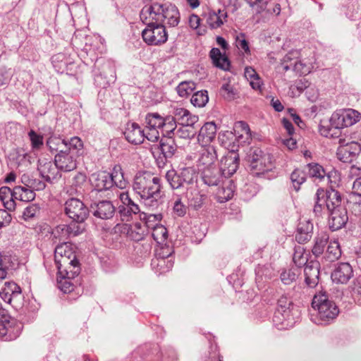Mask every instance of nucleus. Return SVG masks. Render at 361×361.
<instances>
[{
    "label": "nucleus",
    "mask_w": 361,
    "mask_h": 361,
    "mask_svg": "<svg viewBox=\"0 0 361 361\" xmlns=\"http://www.w3.org/2000/svg\"><path fill=\"white\" fill-rule=\"evenodd\" d=\"M22 329V324L13 318L2 316L0 319V338L4 341H9L17 338Z\"/></svg>",
    "instance_id": "nucleus-7"
},
{
    "label": "nucleus",
    "mask_w": 361,
    "mask_h": 361,
    "mask_svg": "<svg viewBox=\"0 0 361 361\" xmlns=\"http://www.w3.org/2000/svg\"><path fill=\"white\" fill-rule=\"evenodd\" d=\"M135 190L142 198H157L160 192L159 182H135Z\"/></svg>",
    "instance_id": "nucleus-13"
},
{
    "label": "nucleus",
    "mask_w": 361,
    "mask_h": 361,
    "mask_svg": "<svg viewBox=\"0 0 361 361\" xmlns=\"http://www.w3.org/2000/svg\"><path fill=\"white\" fill-rule=\"evenodd\" d=\"M352 267L348 263H341L331 274L334 281L340 283H346L353 276Z\"/></svg>",
    "instance_id": "nucleus-19"
},
{
    "label": "nucleus",
    "mask_w": 361,
    "mask_h": 361,
    "mask_svg": "<svg viewBox=\"0 0 361 361\" xmlns=\"http://www.w3.org/2000/svg\"><path fill=\"white\" fill-rule=\"evenodd\" d=\"M217 159L216 151L214 147L208 145L200 150V157L197 165L202 171L203 176L212 178L216 171L215 161Z\"/></svg>",
    "instance_id": "nucleus-5"
},
{
    "label": "nucleus",
    "mask_w": 361,
    "mask_h": 361,
    "mask_svg": "<svg viewBox=\"0 0 361 361\" xmlns=\"http://www.w3.org/2000/svg\"><path fill=\"white\" fill-rule=\"evenodd\" d=\"M141 20L147 25L142 32V39L146 44L151 46H160L167 41L168 33L163 24L149 19Z\"/></svg>",
    "instance_id": "nucleus-2"
},
{
    "label": "nucleus",
    "mask_w": 361,
    "mask_h": 361,
    "mask_svg": "<svg viewBox=\"0 0 361 361\" xmlns=\"http://www.w3.org/2000/svg\"><path fill=\"white\" fill-rule=\"evenodd\" d=\"M299 53L298 51H291L288 52L283 59L281 68L284 71L293 70L299 75H307L310 73L313 68L312 63H306L302 61H298Z\"/></svg>",
    "instance_id": "nucleus-6"
},
{
    "label": "nucleus",
    "mask_w": 361,
    "mask_h": 361,
    "mask_svg": "<svg viewBox=\"0 0 361 361\" xmlns=\"http://www.w3.org/2000/svg\"><path fill=\"white\" fill-rule=\"evenodd\" d=\"M152 229V237L157 243H162L167 238V229L164 226L156 224Z\"/></svg>",
    "instance_id": "nucleus-49"
},
{
    "label": "nucleus",
    "mask_w": 361,
    "mask_h": 361,
    "mask_svg": "<svg viewBox=\"0 0 361 361\" xmlns=\"http://www.w3.org/2000/svg\"><path fill=\"white\" fill-rule=\"evenodd\" d=\"M312 306L317 311L319 317L323 321L335 319L339 312L336 303L329 300L325 293L316 294L312 300Z\"/></svg>",
    "instance_id": "nucleus-4"
},
{
    "label": "nucleus",
    "mask_w": 361,
    "mask_h": 361,
    "mask_svg": "<svg viewBox=\"0 0 361 361\" xmlns=\"http://www.w3.org/2000/svg\"><path fill=\"white\" fill-rule=\"evenodd\" d=\"M39 212L37 206L32 204L25 208L23 213V218L25 220H28L34 216H35L36 214Z\"/></svg>",
    "instance_id": "nucleus-63"
},
{
    "label": "nucleus",
    "mask_w": 361,
    "mask_h": 361,
    "mask_svg": "<svg viewBox=\"0 0 361 361\" xmlns=\"http://www.w3.org/2000/svg\"><path fill=\"white\" fill-rule=\"evenodd\" d=\"M82 142L78 137L71 138L68 142L66 141L65 150L78 156L79 152L82 148Z\"/></svg>",
    "instance_id": "nucleus-46"
},
{
    "label": "nucleus",
    "mask_w": 361,
    "mask_h": 361,
    "mask_svg": "<svg viewBox=\"0 0 361 361\" xmlns=\"http://www.w3.org/2000/svg\"><path fill=\"white\" fill-rule=\"evenodd\" d=\"M352 296L355 299H360L361 296V276H358L355 278L350 287Z\"/></svg>",
    "instance_id": "nucleus-57"
},
{
    "label": "nucleus",
    "mask_w": 361,
    "mask_h": 361,
    "mask_svg": "<svg viewBox=\"0 0 361 361\" xmlns=\"http://www.w3.org/2000/svg\"><path fill=\"white\" fill-rule=\"evenodd\" d=\"M205 196L199 193L195 194V196L190 199V205L194 209H197L200 208L204 204Z\"/></svg>",
    "instance_id": "nucleus-60"
},
{
    "label": "nucleus",
    "mask_w": 361,
    "mask_h": 361,
    "mask_svg": "<svg viewBox=\"0 0 361 361\" xmlns=\"http://www.w3.org/2000/svg\"><path fill=\"white\" fill-rule=\"evenodd\" d=\"M94 209V215L101 219H109L112 217L114 213V207L109 201H102L95 205Z\"/></svg>",
    "instance_id": "nucleus-27"
},
{
    "label": "nucleus",
    "mask_w": 361,
    "mask_h": 361,
    "mask_svg": "<svg viewBox=\"0 0 361 361\" xmlns=\"http://www.w3.org/2000/svg\"><path fill=\"white\" fill-rule=\"evenodd\" d=\"M330 123L331 127L336 129L345 128L344 126L343 119H342V114L341 110L335 111L331 115L330 118Z\"/></svg>",
    "instance_id": "nucleus-54"
},
{
    "label": "nucleus",
    "mask_w": 361,
    "mask_h": 361,
    "mask_svg": "<svg viewBox=\"0 0 361 361\" xmlns=\"http://www.w3.org/2000/svg\"><path fill=\"white\" fill-rule=\"evenodd\" d=\"M206 23L211 29H216L224 25L228 17L225 10L209 11L203 15Z\"/></svg>",
    "instance_id": "nucleus-17"
},
{
    "label": "nucleus",
    "mask_w": 361,
    "mask_h": 361,
    "mask_svg": "<svg viewBox=\"0 0 361 361\" xmlns=\"http://www.w3.org/2000/svg\"><path fill=\"white\" fill-rule=\"evenodd\" d=\"M11 156L18 166H27L31 164V156L23 150H17Z\"/></svg>",
    "instance_id": "nucleus-42"
},
{
    "label": "nucleus",
    "mask_w": 361,
    "mask_h": 361,
    "mask_svg": "<svg viewBox=\"0 0 361 361\" xmlns=\"http://www.w3.org/2000/svg\"><path fill=\"white\" fill-rule=\"evenodd\" d=\"M219 93L221 97L227 101L234 100L238 97V94L237 89L230 82L223 84Z\"/></svg>",
    "instance_id": "nucleus-40"
},
{
    "label": "nucleus",
    "mask_w": 361,
    "mask_h": 361,
    "mask_svg": "<svg viewBox=\"0 0 361 361\" xmlns=\"http://www.w3.org/2000/svg\"><path fill=\"white\" fill-rule=\"evenodd\" d=\"M10 264V257L0 253V279H4L6 277L7 270Z\"/></svg>",
    "instance_id": "nucleus-53"
},
{
    "label": "nucleus",
    "mask_w": 361,
    "mask_h": 361,
    "mask_svg": "<svg viewBox=\"0 0 361 361\" xmlns=\"http://www.w3.org/2000/svg\"><path fill=\"white\" fill-rule=\"evenodd\" d=\"M15 199L23 202H30L35 199V193L27 185L25 186H16L14 188Z\"/></svg>",
    "instance_id": "nucleus-31"
},
{
    "label": "nucleus",
    "mask_w": 361,
    "mask_h": 361,
    "mask_svg": "<svg viewBox=\"0 0 361 361\" xmlns=\"http://www.w3.org/2000/svg\"><path fill=\"white\" fill-rule=\"evenodd\" d=\"M341 111L342 114V119H343L345 128L353 126L359 121L360 113L358 111L352 109H343Z\"/></svg>",
    "instance_id": "nucleus-38"
},
{
    "label": "nucleus",
    "mask_w": 361,
    "mask_h": 361,
    "mask_svg": "<svg viewBox=\"0 0 361 361\" xmlns=\"http://www.w3.org/2000/svg\"><path fill=\"white\" fill-rule=\"evenodd\" d=\"M250 166L253 177L268 180L274 178V175L270 174L272 168L270 155L264 154L261 149L254 150Z\"/></svg>",
    "instance_id": "nucleus-3"
},
{
    "label": "nucleus",
    "mask_w": 361,
    "mask_h": 361,
    "mask_svg": "<svg viewBox=\"0 0 361 361\" xmlns=\"http://www.w3.org/2000/svg\"><path fill=\"white\" fill-rule=\"evenodd\" d=\"M0 200L7 210L13 211L16 209L14 189L11 190L8 187H1L0 188Z\"/></svg>",
    "instance_id": "nucleus-28"
},
{
    "label": "nucleus",
    "mask_w": 361,
    "mask_h": 361,
    "mask_svg": "<svg viewBox=\"0 0 361 361\" xmlns=\"http://www.w3.org/2000/svg\"><path fill=\"white\" fill-rule=\"evenodd\" d=\"M209 56L215 66L223 70H227L228 68L230 62L228 58L224 55H222L221 51L218 48H212L210 51Z\"/></svg>",
    "instance_id": "nucleus-30"
},
{
    "label": "nucleus",
    "mask_w": 361,
    "mask_h": 361,
    "mask_svg": "<svg viewBox=\"0 0 361 361\" xmlns=\"http://www.w3.org/2000/svg\"><path fill=\"white\" fill-rule=\"evenodd\" d=\"M208 101L209 97L206 90L197 91L193 94L191 98V103L198 107L204 106Z\"/></svg>",
    "instance_id": "nucleus-47"
},
{
    "label": "nucleus",
    "mask_w": 361,
    "mask_h": 361,
    "mask_svg": "<svg viewBox=\"0 0 361 361\" xmlns=\"http://www.w3.org/2000/svg\"><path fill=\"white\" fill-rule=\"evenodd\" d=\"M341 146L337 151L338 158L343 162H351L361 151V146L355 142L345 144V140L340 139Z\"/></svg>",
    "instance_id": "nucleus-10"
},
{
    "label": "nucleus",
    "mask_w": 361,
    "mask_h": 361,
    "mask_svg": "<svg viewBox=\"0 0 361 361\" xmlns=\"http://www.w3.org/2000/svg\"><path fill=\"white\" fill-rule=\"evenodd\" d=\"M329 227L332 231L341 229L348 221L347 209L344 207H338L337 209L329 211Z\"/></svg>",
    "instance_id": "nucleus-15"
},
{
    "label": "nucleus",
    "mask_w": 361,
    "mask_h": 361,
    "mask_svg": "<svg viewBox=\"0 0 361 361\" xmlns=\"http://www.w3.org/2000/svg\"><path fill=\"white\" fill-rule=\"evenodd\" d=\"M239 156L234 152H228L227 154L221 159L220 171L221 176L225 178H229L235 173L238 167Z\"/></svg>",
    "instance_id": "nucleus-9"
},
{
    "label": "nucleus",
    "mask_w": 361,
    "mask_h": 361,
    "mask_svg": "<svg viewBox=\"0 0 361 361\" xmlns=\"http://www.w3.org/2000/svg\"><path fill=\"white\" fill-rule=\"evenodd\" d=\"M173 262L169 258H159L157 259V269L160 274H164L173 267Z\"/></svg>",
    "instance_id": "nucleus-50"
},
{
    "label": "nucleus",
    "mask_w": 361,
    "mask_h": 361,
    "mask_svg": "<svg viewBox=\"0 0 361 361\" xmlns=\"http://www.w3.org/2000/svg\"><path fill=\"white\" fill-rule=\"evenodd\" d=\"M59 288L65 293H71L75 288L81 289L80 282L78 277L71 278V276H60L58 277Z\"/></svg>",
    "instance_id": "nucleus-23"
},
{
    "label": "nucleus",
    "mask_w": 361,
    "mask_h": 361,
    "mask_svg": "<svg viewBox=\"0 0 361 361\" xmlns=\"http://www.w3.org/2000/svg\"><path fill=\"white\" fill-rule=\"evenodd\" d=\"M236 46L238 49H241L245 51V53L250 52L248 42L245 39L244 33H240L236 36L235 38Z\"/></svg>",
    "instance_id": "nucleus-59"
},
{
    "label": "nucleus",
    "mask_w": 361,
    "mask_h": 361,
    "mask_svg": "<svg viewBox=\"0 0 361 361\" xmlns=\"http://www.w3.org/2000/svg\"><path fill=\"white\" fill-rule=\"evenodd\" d=\"M78 259L75 247L68 243H63L55 248L54 260L56 266L62 264V262H75Z\"/></svg>",
    "instance_id": "nucleus-12"
},
{
    "label": "nucleus",
    "mask_w": 361,
    "mask_h": 361,
    "mask_svg": "<svg viewBox=\"0 0 361 361\" xmlns=\"http://www.w3.org/2000/svg\"><path fill=\"white\" fill-rule=\"evenodd\" d=\"M313 225L309 221H301L298 226L295 239L299 243L307 242L312 236Z\"/></svg>",
    "instance_id": "nucleus-25"
},
{
    "label": "nucleus",
    "mask_w": 361,
    "mask_h": 361,
    "mask_svg": "<svg viewBox=\"0 0 361 361\" xmlns=\"http://www.w3.org/2000/svg\"><path fill=\"white\" fill-rule=\"evenodd\" d=\"M174 118L180 125L182 124H195L198 120V116L192 115L190 111L184 108H175L173 111Z\"/></svg>",
    "instance_id": "nucleus-26"
},
{
    "label": "nucleus",
    "mask_w": 361,
    "mask_h": 361,
    "mask_svg": "<svg viewBox=\"0 0 361 361\" xmlns=\"http://www.w3.org/2000/svg\"><path fill=\"white\" fill-rule=\"evenodd\" d=\"M326 204L329 211H331L337 209L338 207H343L341 205V197L338 191L331 189L328 191L327 197L326 199Z\"/></svg>",
    "instance_id": "nucleus-36"
},
{
    "label": "nucleus",
    "mask_w": 361,
    "mask_h": 361,
    "mask_svg": "<svg viewBox=\"0 0 361 361\" xmlns=\"http://www.w3.org/2000/svg\"><path fill=\"white\" fill-rule=\"evenodd\" d=\"M348 209L350 212L353 214L355 216H361V204L359 202H351L349 201L348 203Z\"/></svg>",
    "instance_id": "nucleus-64"
},
{
    "label": "nucleus",
    "mask_w": 361,
    "mask_h": 361,
    "mask_svg": "<svg viewBox=\"0 0 361 361\" xmlns=\"http://www.w3.org/2000/svg\"><path fill=\"white\" fill-rule=\"evenodd\" d=\"M158 147L166 158L172 157L177 150V146L174 140L171 137L161 140Z\"/></svg>",
    "instance_id": "nucleus-32"
},
{
    "label": "nucleus",
    "mask_w": 361,
    "mask_h": 361,
    "mask_svg": "<svg viewBox=\"0 0 361 361\" xmlns=\"http://www.w3.org/2000/svg\"><path fill=\"white\" fill-rule=\"evenodd\" d=\"M140 19L155 20L157 23L166 24L170 27L178 25L180 21V13L177 7L172 4H160L153 3L145 6L140 11Z\"/></svg>",
    "instance_id": "nucleus-1"
},
{
    "label": "nucleus",
    "mask_w": 361,
    "mask_h": 361,
    "mask_svg": "<svg viewBox=\"0 0 361 361\" xmlns=\"http://www.w3.org/2000/svg\"><path fill=\"white\" fill-rule=\"evenodd\" d=\"M300 312L296 307H292L289 309L280 310L276 311L274 316V321L276 324L292 326L293 324L299 318Z\"/></svg>",
    "instance_id": "nucleus-11"
},
{
    "label": "nucleus",
    "mask_w": 361,
    "mask_h": 361,
    "mask_svg": "<svg viewBox=\"0 0 361 361\" xmlns=\"http://www.w3.org/2000/svg\"><path fill=\"white\" fill-rule=\"evenodd\" d=\"M75 154L63 149L55 155L54 161L57 168L65 171H70L76 168Z\"/></svg>",
    "instance_id": "nucleus-14"
},
{
    "label": "nucleus",
    "mask_w": 361,
    "mask_h": 361,
    "mask_svg": "<svg viewBox=\"0 0 361 361\" xmlns=\"http://www.w3.org/2000/svg\"><path fill=\"white\" fill-rule=\"evenodd\" d=\"M51 152H61L66 148V140L57 137H51L47 141Z\"/></svg>",
    "instance_id": "nucleus-44"
},
{
    "label": "nucleus",
    "mask_w": 361,
    "mask_h": 361,
    "mask_svg": "<svg viewBox=\"0 0 361 361\" xmlns=\"http://www.w3.org/2000/svg\"><path fill=\"white\" fill-rule=\"evenodd\" d=\"M58 269V274L60 276H71V278L78 277L81 268L80 264L78 259L75 262H62V264L56 266Z\"/></svg>",
    "instance_id": "nucleus-21"
},
{
    "label": "nucleus",
    "mask_w": 361,
    "mask_h": 361,
    "mask_svg": "<svg viewBox=\"0 0 361 361\" xmlns=\"http://www.w3.org/2000/svg\"><path fill=\"white\" fill-rule=\"evenodd\" d=\"M329 235L326 233H319L315 240L314 245L312 247V253L315 256L321 255L324 250L325 246L328 242Z\"/></svg>",
    "instance_id": "nucleus-39"
},
{
    "label": "nucleus",
    "mask_w": 361,
    "mask_h": 361,
    "mask_svg": "<svg viewBox=\"0 0 361 361\" xmlns=\"http://www.w3.org/2000/svg\"><path fill=\"white\" fill-rule=\"evenodd\" d=\"M178 177L180 180H206V179H209L203 176L197 165L180 169L178 171Z\"/></svg>",
    "instance_id": "nucleus-18"
},
{
    "label": "nucleus",
    "mask_w": 361,
    "mask_h": 361,
    "mask_svg": "<svg viewBox=\"0 0 361 361\" xmlns=\"http://www.w3.org/2000/svg\"><path fill=\"white\" fill-rule=\"evenodd\" d=\"M201 19L200 17L195 14H192L189 18V25L190 27L194 30H197V33L198 35H202L203 32L201 30H198L200 27Z\"/></svg>",
    "instance_id": "nucleus-62"
},
{
    "label": "nucleus",
    "mask_w": 361,
    "mask_h": 361,
    "mask_svg": "<svg viewBox=\"0 0 361 361\" xmlns=\"http://www.w3.org/2000/svg\"><path fill=\"white\" fill-rule=\"evenodd\" d=\"M300 274L301 270L300 268L291 267L282 270L280 274V279L283 284L290 285L296 281Z\"/></svg>",
    "instance_id": "nucleus-29"
},
{
    "label": "nucleus",
    "mask_w": 361,
    "mask_h": 361,
    "mask_svg": "<svg viewBox=\"0 0 361 361\" xmlns=\"http://www.w3.org/2000/svg\"><path fill=\"white\" fill-rule=\"evenodd\" d=\"M176 122L177 121L174 118L173 116H168L164 118V124H163L161 128H163L166 133L169 134L172 133L174 135V133L177 130Z\"/></svg>",
    "instance_id": "nucleus-51"
},
{
    "label": "nucleus",
    "mask_w": 361,
    "mask_h": 361,
    "mask_svg": "<svg viewBox=\"0 0 361 361\" xmlns=\"http://www.w3.org/2000/svg\"><path fill=\"white\" fill-rule=\"evenodd\" d=\"M256 13H260L267 7V0H245Z\"/></svg>",
    "instance_id": "nucleus-55"
},
{
    "label": "nucleus",
    "mask_w": 361,
    "mask_h": 361,
    "mask_svg": "<svg viewBox=\"0 0 361 361\" xmlns=\"http://www.w3.org/2000/svg\"><path fill=\"white\" fill-rule=\"evenodd\" d=\"M195 124H182L180 128H178L174 135L180 138L183 139H191L194 137V136L197 133V130L195 129Z\"/></svg>",
    "instance_id": "nucleus-37"
},
{
    "label": "nucleus",
    "mask_w": 361,
    "mask_h": 361,
    "mask_svg": "<svg viewBox=\"0 0 361 361\" xmlns=\"http://www.w3.org/2000/svg\"><path fill=\"white\" fill-rule=\"evenodd\" d=\"M142 219L145 221V224L148 228H152L156 226V224H159L161 219V216L160 214H143V217Z\"/></svg>",
    "instance_id": "nucleus-56"
},
{
    "label": "nucleus",
    "mask_w": 361,
    "mask_h": 361,
    "mask_svg": "<svg viewBox=\"0 0 361 361\" xmlns=\"http://www.w3.org/2000/svg\"><path fill=\"white\" fill-rule=\"evenodd\" d=\"M108 175L111 180H123L125 179L124 173L120 165H116Z\"/></svg>",
    "instance_id": "nucleus-58"
},
{
    "label": "nucleus",
    "mask_w": 361,
    "mask_h": 361,
    "mask_svg": "<svg viewBox=\"0 0 361 361\" xmlns=\"http://www.w3.org/2000/svg\"><path fill=\"white\" fill-rule=\"evenodd\" d=\"M292 307H295L292 301H290V299L286 296L282 295L278 300V307L276 311H279L280 310H282L284 309H289Z\"/></svg>",
    "instance_id": "nucleus-61"
},
{
    "label": "nucleus",
    "mask_w": 361,
    "mask_h": 361,
    "mask_svg": "<svg viewBox=\"0 0 361 361\" xmlns=\"http://www.w3.org/2000/svg\"><path fill=\"white\" fill-rule=\"evenodd\" d=\"M341 255V250L338 241H331L327 247L326 257L328 259V260L334 262L338 259Z\"/></svg>",
    "instance_id": "nucleus-41"
},
{
    "label": "nucleus",
    "mask_w": 361,
    "mask_h": 361,
    "mask_svg": "<svg viewBox=\"0 0 361 361\" xmlns=\"http://www.w3.org/2000/svg\"><path fill=\"white\" fill-rule=\"evenodd\" d=\"M78 233L79 226L76 224H61L56 226L52 231L53 238L59 241L66 240L71 235L75 236Z\"/></svg>",
    "instance_id": "nucleus-16"
},
{
    "label": "nucleus",
    "mask_w": 361,
    "mask_h": 361,
    "mask_svg": "<svg viewBox=\"0 0 361 361\" xmlns=\"http://www.w3.org/2000/svg\"><path fill=\"white\" fill-rule=\"evenodd\" d=\"M293 261L295 265V267L300 269L302 266L306 264L307 262V257L305 254L304 249L302 247H298L295 249Z\"/></svg>",
    "instance_id": "nucleus-48"
},
{
    "label": "nucleus",
    "mask_w": 361,
    "mask_h": 361,
    "mask_svg": "<svg viewBox=\"0 0 361 361\" xmlns=\"http://www.w3.org/2000/svg\"><path fill=\"white\" fill-rule=\"evenodd\" d=\"M66 214L76 222L83 221L87 216L88 209L78 199L71 198L65 204Z\"/></svg>",
    "instance_id": "nucleus-8"
},
{
    "label": "nucleus",
    "mask_w": 361,
    "mask_h": 361,
    "mask_svg": "<svg viewBox=\"0 0 361 361\" xmlns=\"http://www.w3.org/2000/svg\"><path fill=\"white\" fill-rule=\"evenodd\" d=\"M195 89V83L191 80L181 82L176 87L178 95L186 97Z\"/></svg>",
    "instance_id": "nucleus-45"
},
{
    "label": "nucleus",
    "mask_w": 361,
    "mask_h": 361,
    "mask_svg": "<svg viewBox=\"0 0 361 361\" xmlns=\"http://www.w3.org/2000/svg\"><path fill=\"white\" fill-rule=\"evenodd\" d=\"M304 273L305 282L309 286L314 287L317 284L319 280V270L317 267L307 264L304 269Z\"/></svg>",
    "instance_id": "nucleus-34"
},
{
    "label": "nucleus",
    "mask_w": 361,
    "mask_h": 361,
    "mask_svg": "<svg viewBox=\"0 0 361 361\" xmlns=\"http://www.w3.org/2000/svg\"><path fill=\"white\" fill-rule=\"evenodd\" d=\"M307 167L309 169L308 174L311 178L322 179L326 176L329 180L332 178V173L331 172L326 173L324 169L318 164H309Z\"/></svg>",
    "instance_id": "nucleus-33"
},
{
    "label": "nucleus",
    "mask_w": 361,
    "mask_h": 361,
    "mask_svg": "<svg viewBox=\"0 0 361 361\" xmlns=\"http://www.w3.org/2000/svg\"><path fill=\"white\" fill-rule=\"evenodd\" d=\"M227 185L219 188L216 193V199L219 202H226L233 196L234 186L231 182H227Z\"/></svg>",
    "instance_id": "nucleus-35"
},
{
    "label": "nucleus",
    "mask_w": 361,
    "mask_h": 361,
    "mask_svg": "<svg viewBox=\"0 0 361 361\" xmlns=\"http://www.w3.org/2000/svg\"><path fill=\"white\" fill-rule=\"evenodd\" d=\"M145 121L147 128H161L164 123V118L158 113H150L146 116Z\"/></svg>",
    "instance_id": "nucleus-43"
},
{
    "label": "nucleus",
    "mask_w": 361,
    "mask_h": 361,
    "mask_svg": "<svg viewBox=\"0 0 361 361\" xmlns=\"http://www.w3.org/2000/svg\"><path fill=\"white\" fill-rule=\"evenodd\" d=\"M32 149H39L43 145V137L36 133L33 130L28 133Z\"/></svg>",
    "instance_id": "nucleus-52"
},
{
    "label": "nucleus",
    "mask_w": 361,
    "mask_h": 361,
    "mask_svg": "<svg viewBox=\"0 0 361 361\" xmlns=\"http://www.w3.org/2000/svg\"><path fill=\"white\" fill-rule=\"evenodd\" d=\"M216 126L214 122L206 123L200 130L197 140L203 144L211 142L215 137Z\"/></svg>",
    "instance_id": "nucleus-24"
},
{
    "label": "nucleus",
    "mask_w": 361,
    "mask_h": 361,
    "mask_svg": "<svg viewBox=\"0 0 361 361\" xmlns=\"http://www.w3.org/2000/svg\"><path fill=\"white\" fill-rule=\"evenodd\" d=\"M21 293V289L20 286L13 281H9L5 283L4 287L0 291V297L2 300L11 304L13 298L19 295Z\"/></svg>",
    "instance_id": "nucleus-22"
},
{
    "label": "nucleus",
    "mask_w": 361,
    "mask_h": 361,
    "mask_svg": "<svg viewBox=\"0 0 361 361\" xmlns=\"http://www.w3.org/2000/svg\"><path fill=\"white\" fill-rule=\"evenodd\" d=\"M126 139L130 143L138 145L143 142L145 133L135 123H128L124 132Z\"/></svg>",
    "instance_id": "nucleus-20"
}]
</instances>
